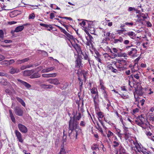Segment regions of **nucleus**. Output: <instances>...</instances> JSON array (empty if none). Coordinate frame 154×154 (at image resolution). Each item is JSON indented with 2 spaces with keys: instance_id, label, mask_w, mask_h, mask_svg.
<instances>
[{
  "instance_id": "4468645a",
  "label": "nucleus",
  "mask_w": 154,
  "mask_h": 154,
  "mask_svg": "<svg viewBox=\"0 0 154 154\" xmlns=\"http://www.w3.org/2000/svg\"><path fill=\"white\" fill-rule=\"evenodd\" d=\"M34 72L33 70H26L23 72V74L24 76H26L30 75Z\"/></svg>"
},
{
  "instance_id": "6e6d98bb",
  "label": "nucleus",
  "mask_w": 154,
  "mask_h": 154,
  "mask_svg": "<svg viewBox=\"0 0 154 154\" xmlns=\"http://www.w3.org/2000/svg\"><path fill=\"white\" fill-rule=\"evenodd\" d=\"M82 73H83V77H84V78L86 80V74H88V72L87 71H84L82 72Z\"/></svg>"
},
{
  "instance_id": "4be33fe9",
  "label": "nucleus",
  "mask_w": 154,
  "mask_h": 154,
  "mask_svg": "<svg viewBox=\"0 0 154 154\" xmlns=\"http://www.w3.org/2000/svg\"><path fill=\"white\" fill-rule=\"evenodd\" d=\"M97 115L98 117V119L101 124L103 125V123L101 120L100 119H102L103 117V113L101 112H99L97 113Z\"/></svg>"
},
{
  "instance_id": "864d4df0",
  "label": "nucleus",
  "mask_w": 154,
  "mask_h": 154,
  "mask_svg": "<svg viewBox=\"0 0 154 154\" xmlns=\"http://www.w3.org/2000/svg\"><path fill=\"white\" fill-rule=\"evenodd\" d=\"M8 64L9 65L12 64L15 62V60L14 59H11L9 60H8Z\"/></svg>"
},
{
  "instance_id": "603ef678",
  "label": "nucleus",
  "mask_w": 154,
  "mask_h": 154,
  "mask_svg": "<svg viewBox=\"0 0 154 154\" xmlns=\"http://www.w3.org/2000/svg\"><path fill=\"white\" fill-rule=\"evenodd\" d=\"M122 127H123V128L124 129V133L123 134H124V133H126L128 132V128L126 127L125 125H124V126H122Z\"/></svg>"
},
{
  "instance_id": "9b49d317",
  "label": "nucleus",
  "mask_w": 154,
  "mask_h": 154,
  "mask_svg": "<svg viewBox=\"0 0 154 154\" xmlns=\"http://www.w3.org/2000/svg\"><path fill=\"white\" fill-rule=\"evenodd\" d=\"M15 133L19 141L21 143H23V140L22 138L21 134L20 133L18 130H16L15 131Z\"/></svg>"
},
{
  "instance_id": "dca6fc26",
  "label": "nucleus",
  "mask_w": 154,
  "mask_h": 154,
  "mask_svg": "<svg viewBox=\"0 0 154 154\" xmlns=\"http://www.w3.org/2000/svg\"><path fill=\"white\" fill-rule=\"evenodd\" d=\"M112 63L115 65L116 67L119 69V70L120 71H123L126 68L124 66H122L119 63H117L116 62H113Z\"/></svg>"
},
{
  "instance_id": "09e8293b",
  "label": "nucleus",
  "mask_w": 154,
  "mask_h": 154,
  "mask_svg": "<svg viewBox=\"0 0 154 154\" xmlns=\"http://www.w3.org/2000/svg\"><path fill=\"white\" fill-rule=\"evenodd\" d=\"M4 32L1 29L0 30V38H3L4 37Z\"/></svg>"
},
{
  "instance_id": "c85d7f7f",
  "label": "nucleus",
  "mask_w": 154,
  "mask_h": 154,
  "mask_svg": "<svg viewBox=\"0 0 154 154\" xmlns=\"http://www.w3.org/2000/svg\"><path fill=\"white\" fill-rule=\"evenodd\" d=\"M40 75L38 72H36L33 73L32 75L30 76V78L31 79L38 78L40 77Z\"/></svg>"
},
{
  "instance_id": "39448f33",
  "label": "nucleus",
  "mask_w": 154,
  "mask_h": 154,
  "mask_svg": "<svg viewBox=\"0 0 154 154\" xmlns=\"http://www.w3.org/2000/svg\"><path fill=\"white\" fill-rule=\"evenodd\" d=\"M131 143H133V144L135 145V147L137 149V152H143L144 148L143 147L141 144L139 143L137 141L135 142L133 140H131Z\"/></svg>"
},
{
  "instance_id": "69168bd1",
  "label": "nucleus",
  "mask_w": 154,
  "mask_h": 154,
  "mask_svg": "<svg viewBox=\"0 0 154 154\" xmlns=\"http://www.w3.org/2000/svg\"><path fill=\"white\" fill-rule=\"evenodd\" d=\"M140 16L143 19H146L147 18V15H145L144 14L142 13L140 14Z\"/></svg>"
},
{
  "instance_id": "20e7f679",
  "label": "nucleus",
  "mask_w": 154,
  "mask_h": 154,
  "mask_svg": "<svg viewBox=\"0 0 154 154\" xmlns=\"http://www.w3.org/2000/svg\"><path fill=\"white\" fill-rule=\"evenodd\" d=\"M69 41L70 42L72 46L77 51L78 53V54H81V53H82V52L81 48L79 45L76 43V42L78 41V40H77V41H76L75 42L70 39H69Z\"/></svg>"
},
{
  "instance_id": "f03ea898",
  "label": "nucleus",
  "mask_w": 154,
  "mask_h": 154,
  "mask_svg": "<svg viewBox=\"0 0 154 154\" xmlns=\"http://www.w3.org/2000/svg\"><path fill=\"white\" fill-rule=\"evenodd\" d=\"M100 86L102 95L103 96L105 99L109 102V100L108 99L107 89L104 86V83L102 80H100Z\"/></svg>"
},
{
  "instance_id": "2eb2a0df",
  "label": "nucleus",
  "mask_w": 154,
  "mask_h": 154,
  "mask_svg": "<svg viewBox=\"0 0 154 154\" xmlns=\"http://www.w3.org/2000/svg\"><path fill=\"white\" fill-rule=\"evenodd\" d=\"M57 75L56 73H54L51 74H44L42 75V76L45 78L54 77Z\"/></svg>"
},
{
  "instance_id": "bb28decb",
  "label": "nucleus",
  "mask_w": 154,
  "mask_h": 154,
  "mask_svg": "<svg viewBox=\"0 0 154 154\" xmlns=\"http://www.w3.org/2000/svg\"><path fill=\"white\" fill-rule=\"evenodd\" d=\"M89 89L90 90L91 93L93 94H95L96 95L97 94H98L97 89L95 87H93L92 88L89 87Z\"/></svg>"
},
{
  "instance_id": "bf43d9fd",
  "label": "nucleus",
  "mask_w": 154,
  "mask_h": 154,
  "mask_svg": "<svg viewBox=\"0 0 154 154\" xmlns=\"http://www.w3.org/2000/svg\"><path fill=\"white\" fill-rule=\"evenodd\" d=\"M133 10H134L135 11H136V9L134 8L131 7H129L128 9V11H131Z\"/></svg>"
},
{
  "instance_id": "4c0bfd02",
  "label": "nucleus",
  "mask_w": 154,
  "mask_h": 154,
  "mask_svg": "<svg viewBox=\"0 0 154 154\" xmlns=\"http://www.w3.org/2000/svg\"><path fill=\"white\" fill-rule=\"evenodd\" d=\"M5 92L6 93L7 95H8L10 96L12 95V91L9 89H7L5 90Z\"/></svg>"
},
{
  "instance_id": "c03bdc74",
  "label": "nucleus",
  "mask_w": 154,
  "mask_h": 154,
  "mask_svg": "<svg viewBox=\"0 0 154 154\" xmlns=\"http://www.w3.org/2000/svg\"><path fill=\"white\" fill-rule=\"evenodd\" d=\"M40 25L41 26L47 28H48L50 26H51V25H48L41 23L40 24Z\"/></svg>"
},
{
  "instance_id": "37998d69",
  "label": "nucleus",
  "mask_w": 154,
  "mask_h": 154,
  "mask_svg": "<svg viewBox=\"0 0 154 154\" xmlns=\"http://www.w3.org/2000/svg\"><path fill=\"white\" fill-rule=\"evenodd\" d=\"M124 134L125 135V138L126 140H127L130 136V134L128 132L126 133H124Z\"/></svg>"
},
{
  "instance_id": "774afa93",
  "label": "nucleus",
  "mask_w": 154,
  "mask_h": 154,
  "mask_svg": "<svg viewBox=\"0 0 154 154\" xmlns=\"http://www.w3.org/2000/svg\"><path fill=\"white\" fill-rule=\"evenodd\" d=\"M5 59V57L3 55L0 54V61L4 60Z\"/></svg>"
},
{
  "instance_id": "e2e57ef3",
  "label": "nucleus",
  "mask_w": 154,
  "mask_h": 154,
  "mask_svg": "<svg viewBox=\"0 0 154 154\" xmlns=\"http://www.w3.org/2000/svg\"><path fill=\"white\" fill-rule=\"evenodd\" d=\"M145 102V100L143 99L141 100H140L139 103L141 104V106H143Z\"/></svg>"
},
{
  "instance_id": "ea45409f",
  "label": "nucleus",
  "mask_w": 154,
  "mask_h": 154,
  "mask_svg": "<svg viewBox=\"0 0 154 154\" xmlns=\"http://www.w3.org/2000/svg\"><path fill=\"white\" fill-rule=\"evenodd\" d=\"M131 152H132V154H137V152L134 149V147L131 146Z\"/></svg>"
},
{
  "instance_id": "5701e85b",
  "label": "nucleus",
  "mask_w": 154,
  "mask_h": 154,
  "mask_svg": "<svg viewBox=\"0 0 154 154\" xmlns=\"http://www.w3.org/2000/svg\"><path fill=\"white\" fill-rule=\"evenodd\" d=\"M135 122L137 124L141 127H142L144 124L143 121V119H137V120H135Z\"/></svg>"
},
{
  "instance_id": "a19ab883",
  "label": "nucleus",
  "mask_w": 154,
  "mask_h": 154,
  "mask_svg": "<svg viewBox=\"0 0 154 154\" xmlns=\"http://www.w3.org/2000/svg\"><path fill=\"white\" fill-rule=\"evenodd\" d=\"M113 134V133L111 131H108L107 134V136L108 138H109L111 136H112Z\"/></svg>"
},
{
  "instance_id": "49530a36",
  "label": "nucleus",
  "mask_w": 154,
  "mask_h": 154,
  "mask_svg": "<svg viewBox=\"0 0 154 154\" xmlns=\"http://www.w3.org/2000/svg\"><path fill=\"white\" fill-rule=\"evenodd\" d=\"M109 69L114 73H116L117 72V70L114 69L112 66H110Z\"/></svg>"
},
{
  "instance_id": "5fc2aeb1",
  "label": "nucleus",
  "mask_w": 154,
  "mask_h": 154,
  "mask_svg": "<svg viewBox=\"0 0 154 154\" xmlns=\"http://www.w3.org/2000/svg\"><path fill=\"white\" fill-rule=\"evenodd\" d=\"M35 17V14L34 13L30 14L29 16V19H34Z\"/></svg>"
},
{
  "instance_id": "4d7b16f0",
  "label": "nucleus",
  "mask_w": 154,
  "mask_h": 154,
  "mask_svg": "<svg viewBox=\"0 0 154 154\" xmlns=\"http://www.w3.org/2000/svg\"><path fill=\"white\" fill-rule=\"evenodd\" d=\"M94 105L95 109L97 111H98V110L99 109V103L94 104Z\"/></svg>"
},
{
  "instance_id": "1a4fd4ad",
  "label": "nucleus",
  "mask_w": 154,
  "mask_h": 154,
  "mask_svg": "<svg viewBox=\"0 0 154 154\" xmlns=\"http://www.w3.org/2000/svg\"><path fill=\"white\" fill-rule=\"evenodd\" d=\"M18 128L20 131L23 133H26L27 132V129L24 125L21 124L18 125Z\"/></svg>"
},
{
  "instance_id": "f704fd0d",
  "label": "nucleus",
  "mask_w": 154,
  "mask_h": 154,
  "mask_svg": "<svg viewBox=\"0 0 154 154\" xmlns=\"http://www.w3.org/2000/svg\"><path fill=\"white\" fill-rule=\"evenodd\" d=\"M91 149L93 150H99L98 145L96 144H93L91 146Z\"/></svg>"
},
{
  "instance_id": "a211bd4d",
  "label": "nucleus",
  "mask_w": 154,
  "mask_h": 154,
  "mask_svg": "<svg viewBox=\"0 0 154 154\" xmlns=\"http://www.w3.org/2000/svg\"><path fill=\"white\" fill-rule=\"evenodd\" d=\"M29 60V58H25V59H22V60H17L16 62V63L17 64H20L22 63H24L25 62H27Z\"/></svg>"
},
{
  "instance_id": "cd10ccee",
  "label": "nucleus",
  "mask_w": 154,
  "mask_h": 154,
  "mask_svg": "<svg viewBox=\"0 0 154 154\" xmlns=\"http://www.w3.org/2000/svg\"><path fill=\"white\" fill-rule=\"evenodd\" d=\"M88 36V37H86V38L87 40V41L89 42L90 43H92V40L93 39V38L92 36L89 33H87Z\"/></svg>"
},
{
  "instance_id": "f257e3e1",
  "label": "nucleus",
  "mask_w": 154,
  "mask_h": 154,
  "mask_svg": "<svg viewBox=\"0 0 154 154\" xmlns=\"http://www.w3.org/2000/svg\"><path fill=\"white\" fill-rule=\"evenodd\" d=\"M82 117L81 114L79 112L76 116L74 115L69 122V136L70 138H77L78 134L81 132V129L79 125V120Z\"/></svg>"
},
{
  "instance_id": "9d476101",
  "label": "nucleus",
  "mask_w": 154,
  "mask_h": 154,
  "mask_svg": "<svg viewBox=\"0 0 154 154\" xmlns=\"http://www.w3.org/2000/svg\"><path fill=\"white\" fill-rule=\"evenodd\" d=\"M49 83L53 84L55 85H57L60 84L59 80L57 79H49L47 80Z\"/></svg>"
},
{
  "instance_id": "3c124183",
  "label": "nucleus",
  "mask_w": 154,
  "mask_h": 154,
  "mask_svg": "<svg viewBox=\"0 0 154 154\" xmlns=\"http://www.w3.org/2000/svg\"><path fill=\"white\" fill-rule=\"evenodd\" d=\"M110 39L109 38H104L102 41V43H106V41L107 40H109Z\"/></svg>"
},
{
  "instance_id": "72a5a7b5",
  "label": "nucleus",
  "mask_w": 154,
  "mask_h": 154,
  "mask_svg": "<svg viewBox=\"0 0 154 154\" xmlns=\"http://www.w3.org/2000/svg\"><path fill=\"white\" fill-rule=\"evenodd\" d=\"M16 99L17 101L20 103L22 106H25L26 104L22 99L18 97H16Z\"/></svg>"
},
{
  "instance_id": "79ce46f5",
  "label": "nucleus",
  "mask_w": 154,
  "mask_h": 154,
  "mask_svg": "<svg viewBox=\"0 0 154 154\" xmlns=\"http://www.w3.org/2000/svg\"><path fill=\"white\" fill-rule=\"evenodd\" d=\"M124 24L125 25L128 26L129 27L132 26L134 24L133 22L129 23L127 22H125Z\"/></svg>"
},
{
  "instance_id": "0eeeda50",
  "label": "nucleus",
  "mask_w": 154,
  "mask_h": 154,
  "mask_svg": "<svg viewBox=\"0 0 154 154\" xmlns=\"http://www.w3.org/2000/svg\"><path fill=\"white\" fill-rule=\"evenodd\" d=\"M14 111L16 115L20 116H22L23 111L20 107L18 106L16 107L14 109Z\"/></svg>"
},
{
  "instance_id": "c9c22d12",
  "label": "nucleus",
  "mask_w": 154,
  "mask_h": 154,
  "mask_svg": "<svg viewBox=\"0 0 154 154\" xmlns=\"http://www.w3.org/2000/svg\"><path fill=\"white\" fill-rule=\"evenodd\" d=\"M126 30L124 29H119L117 30L116 32L117 34L119 35L123 33V32L125 31H126Z\"/></svg>"
},
{
  "instance_id": "b1692460",
  "label": "nucleus",
  "mask_w": 154,
  "mask_h": 154,
  "mask_svg": "<svg viewBox=\"0 0 154 154\" xmlns=\"http://www.w3.org/2000/svg\"><path fill=\"white\" fill-rule=\"evenodd\" d=\"M81 54H82L84 57V58L85 60H88V63H90V59L88 57V54H87L86 52L82 53H82H81Z\"/></svg>"
},
{
  "instance_id": "393cba45",
  "label": "nucleus",
  "mask_w": 154,
  "mask_h": 154,
  "mask_svg": "<svg viewBox=\"0 0 154 154\" xmlns=\"http://www.w3.org/2000/svg\"><path fill=\"white\" fill-rule=\"evenodd\" d=\"M75 67H78L79 68H80V67L81 66V60L79 58L77 59L75 61Z\"/></svg>"
},
{
  "instance_id": "338daca9",
  "label": "nucleus",
  "mask_w": 154,
  "mask_h": 154,
  "mask_svg": "<svg viewBox=\"0 0 154 154\" xmlns=\"http://www.w3.org/2000/svg\"><path fill=\"white\" fill-rule=\"evenodd\" d=\"M50 18L51 19H52L54 18V14L53 13H51L50 14Z\"/></svg>"
},
{
  "instance_id": "ddd939ff",
  "label": "nucleus",
  "mask_w": 154,
  "mask_h": 154,
  "mask_svg": "<svg viewBox=\"0 0 154 154\" xmlns=\"http://www.w3.org/2000/svg\"><path fill=\"white\" fill-rule=\"evenodd\" d=\"M20 72L19 69L14 67H12L9 70V73L12 74L17 73Z\"/></svg>"
},
{
  "instance_id": "a878e982",
  "label": "nucleus",
  "mask_w": 154,
  "mask_h": 154,
  "mask_svg": "<svg viewBox=\"0 0 154 154\" xmlns=\"http://www.w3.org/2000/svg\"><path fill=\"white\" fill-rule=\"evenodd\" d=\"M126 34L128 35L132 39H134L135 38V33L132 31H130L128 32Z\"/></svg>"
},
{
  "instance_id": "c756f323",
  "label": "nucleus",
  "mask_w": 154,
  "mask_h": 154,
  "mask_svg": "<svg viewBox=\"0 0 154 154\" xmlns=\"http://www.w3.org/2000/svg\"><path fill=\"white\" fill-rule=\"evenodd\" d=\"M42 87L46 89H51L53 88V86L51 85L42 84L41 85Z\"/></svg>"
},
{
  "instance_id": "423d86ee",
  "label": "nucleus",
  "mask_w": 154,
  "mask_h": 154,
  "mask_svg": "<svg viewBox=\"0 0 154 154\" xmlns=\"http://www.w3.org/2000/svg\"><path fill=\"white\" fill-rule=\"evenodd\" d=\"M17 80L18 82L20 83V87L22 88H23V85L27 89H29L31 87L30 85L26 82L23 81L20 79H18Z\"/></svg>"
},
{
  "instance_id": "6ab92c4d",
  "label": "nucleus",
  "mask_w": 154,
  "mask_h": 154,
  "mask_svg": "<svg viewBox=\"0 0 154 154\" xmlns=\"http://www.w3.org/2000/svg\"><path fill=\"white\" fill-rule=\"evenodd\" d=\"M123 38L122 37H119L118 38L114 39L113 42L115 44H119L123 42Z\"/></svg>"
},
{
  "instance_id": "6e6552de",
  "label": "nucleus",
  "mask_w": 154,
  "mask_h": 154,
  "mask_svg": "<svg viewBox=\"0 0 154 154\" xmlns=\"http://www.w3.org/2000/svg\"><path fill=\"white\" fill-rule=\"evenodd\" d=\"M131 50L129 51L128 52V54L133 57H136L137 56V50L135 48H132L131 49Z\"/></svg>"
},
{
  "instance_id": "a18cd8bd",
  "label": "nucleus",
  "mask_w": 154,
  "mask_h": 154,
  "mask_svg": "<svg viewBox=\"0 0 154 154\" xmlns=\"http://www.w3.org/2000/svg\"><path fill=\"white\" fill-rule=\"evenodd\" d=\"M111 33L109 32H104V35L106 38H109L110 37Z\"/></svg>"
},
{
  "instance_id": "8fccbe9b",
  "label": "nucleus",
  "mask_w": 154,
  "mask_h": 154,
  "mask_svg": "<svg viewBox=\"0 0 154 154\" xmlns=\"http://www.w3.org/2000/svg\"><path fill=\"white\" fill-rule=\"evenodd\" d=\"M85 123L84 121H81L80 123V126H82V127H84L85 125Z\"/></svg>"
},
{
  "instance_id": "e433bc0d",
  "label": "nucleus",
  "mask_w": 154,
  "mask_h": 154,
  "mask_svg": "<svg viewBox=\"0 0 154 154\" xmlns=\"http://www.w3.org/2000/svg\"><path fill=\"white\" fill-rule=\"evenodd\" d=\"M113 145H112V146L114 147H116L119 146L120 143L119 141H113Z\"/></svg>"
},
{
  "instance_id": "0e129e2a",
  "label": "nucleus",
  "mask_w": 154,
  "mask_h": 154,
  "mask_svg": "<svg viewBox=\"0 0 154 154\" xmlns=\"http://www.w3.org/2000/svg\"><path fill=\"white\" fill-rule=\"evenodd\" d=\"M120 56L122 57H127V54L125 53H123L122 54L120 55Z\"/></svg>"
},
{
  "instance_id": "13d9d810",
  "label": "nucleus",
  "mask_w": 154,
  "mask_h": 154,
  "mask_svg": "<svg viewBox=\"0 0 154 154\" xmlns=\"http://www.w3.org/2000/svg\"><path fill=\"white\" fill-rule=\"evenodd\" d=\"M48 72H50L51 71L53 70L54 69V67H48L47 68Z\"/></svg>"
},
{
  "instance_id": "7c9ffc66",
  "label": "nucleus",
  "mask_w": 154,
  "mask_h": 154,
  "mask_svg": "<svg viewBox=\"0 0 154 154\" xmlns=\"http://www.w3.org/2000/svg\"><path fill=\"white\" fill-rule=\"evenodd\" d=\"M96 55L95 57L96 60L100 63H101V60L100 59V55L98 52H96Z\"/></svg>"
},
{
  "instance_id": "f3484780",
  "label": "nucleus",
  "mask_w": 154,
  "mask_h": 154,
  "mask_svg": "<svg viewBox=\"0 0 154 154\" xmlns=\"http://www.w3.org/2000/svg\"><path fill=\"white\" fill-rule=\"evenodd\" d=\"M92 97L93 98V101L94 102V104L99 103V96L98 94H96L95 96H94V95H92Z\"/></svg>"
},
{
  "instance_id": "aec40b11",
  "label": "nucleus",
  "mask_w": 154,
  "mask_h": 154,
  "mask_svg": "<svg viewBox=\"0 0 154 154\" xmlns=\"http://www.w3.org/2000/svg\"><path fill=\"white\" fill-rule=\"evenodd\" d=\"M122 114L123 115H124L126 117H125L124 119L125 120H128L129 122H130L132 124H133V122L129 118V116L128 115V113L125 112H122Z\"/></svg>"
},
{
  "instance_id": "473e14b6",
  "label": "nucleus",
  "mask_w": 154,
  "mask_h": 154,
  "mask_svg": "<svg viewBox=\"0 0 154 154\" xmlns=\"http://www.w3.org/2000/svg\"><path fill=\"white\" fill-rule=\"evenodd\" d=\"M9 114L10 115V116L12 121L13 122H15V120L14 117L13 115V114L12 112V111L11 110H9Z\"/></svg>"
},
{
  "instance_id": "680f3d73",
  "label": "nucleus",
  "mask_w": 154,
  "mask_h": 154,
  "mask_svg": "<svg viewBox=\"0 0 154 154\" xmlns=\"http://www.w3.org/2000/svg\"><path fill=\"white\" fill-rule=\"evenodd\" d=\"M59 17L61 18L65 19H67V20H72V19L70 17Z\"/></svg>"
},
{
  "instance_id": "412c9836",
  "label": "nucleus",
  "mask_w": 154,
  "mask_h": 154,
  "mask_svg": "<svg viewBox=\"0 0 154 154\" xmlns=\"http://www.w3.org/2000/svg\"><path fill=\"white\" fill-rule=\"evenodd\" d=\"M24 28L23 25H22L17 26L15 29L14 32H17L21 31Z\"/></svg>"
},
{
  "instance_id": "052dcab7",
  "label": "nucleus",
  "mask_w": 154,
  "mask_h": 154,
  "mask_svg": "<svg viewBox=\"0 0 154 154\" xmlns=\"http://www.w3.org/2000/svg\"><path fill=\"white\" fill-rule=\"evenodd\" d=\"M134 78L136 79H138L140 78L139 74L137 73L134 75Z\"/></svg>"
},
{
  "instance_id": "f8f14e48",
  "label": "nucleus",
  "mask_w": 154,
  "mask_h": 154,
  "mask_svg": "<svg viewBox=\"0 0 154 154\" xmlns=\"http://www.w3.org/2000/svg\"><path fill=\"white\" fill-rule=\"evenodd\" d=\"M0 82L1 83V84L3 85H7L9 87L11 86V85L10 83L7 81L6 79L2 78L0 79Z\"/></svg>"
},
{
  "instance_id": "2f4dec72",
  "label": "nucleus",
  "mask_w": 154,
  "mask_h": 154,
  "mask_svg": "<svg viewBox=\"0 0 154 154\" xmlns=\"http://www.w3.org/2000/svg\"><path fill=\"white\" fill-rule=\"evenodd\" d=\"M117 63H119L122 66L125 65L126 64V61L124 60H118Z\"/></svg>"
},
{
  "instance_id": "de8ad7c7",
  "label": "nucleus",
  "mask_w": 154,
  "mask_h": 154,
  "mask_svg": "<svg viewBox=\"0 0 154 154\" xmlns=\"http://www.w3.org/2000/svg\"><path fill=\"white\" fill-rule=\"evenodd\" d=\"M59 22H60V23L64 27H65L66 28V30L68 31V27H69L68 26L65 24L64 23H63V22H62V21H59Z\"/></svg>"
},
{
  "instance_id": "7ed1b4c3",
  "label": "nucleus",
  "mask_w": 154,
  "mask_h": 154,
  "mask_svg": "<svg viewBox=\"0 0 154 154\" xmlns=\"http://www.w3.org/2000/svg\"><path fill=\"white\" fill-rule=\"evenodd\" d=\"M56 26L60 29L62 32H63L66 35V36L68 37L69 40L70 39H71L73 40L75 42L76 41H77V39L76 38L74 37L72 35L68 33L65 29H63L59 26L57 25H56Z\"/></svg>"
},
{
  "instance_id": "58836bf2",
  "label": "nucleus",
  "mask_w": 154,
  "mask_h": 154,
  "mask_svg": "<svg viewBox=\"0 0 154 154\" xmlns=\"http://www.w3.org/2000/svg\"><path fill=\"white\" fill-rule=\"evenodd\" d=\"M1 64L2 65H9L8 60H4L3 61L1 62Z\"/></svg>"
}]
</instances>
